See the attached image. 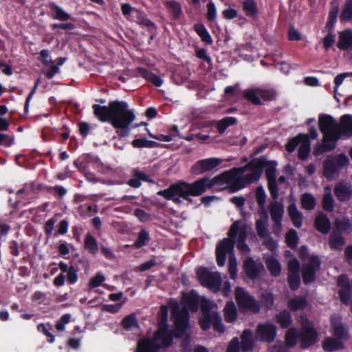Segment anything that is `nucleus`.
Returning <instances> with one entry per match:
<instances>
[{
  "mask_svg": "<svg viewBox=\"0 0 352 352\" xmlns=\"http://www.w3.org/2000/svg\"><path fill=\"white\" fill-rule=\"evenodd\" d=\"M224 172L210 179L208 177H203L190 184L186 182L179 181L171 184L168 188L160 190L157 195L163 197L166 200H171L176 204L182 203L181 198L189 203L192 202L190 198L203 195L207 189H210L216 184H228L230 191L235 192L252 184L246 179V175L243 177H232L230 179L224 177Z\"/></svg>",
  "mask_w": 352,
  "mask_h": 352,
  "instance_id": "obj_1",
  "label": "nucleus"
},
{
  "mask_svg": "<svg viewBox=\"0 0 352 352\" xmlns=\"http://www.w3.org/2000/svg\"><path fill=\"white\" fill-rule=\"evenodd\" d=\"M92 108L95 116L100 122H109L116 129L118 138L113 137L114 147L123 150L126 145L123 138L130 135V126L135 120L133 110L129 109L126 102L119 100L111 101L107 106L95 104Z\"/></svg>",
  "mask_w": 352,
  "mask_h": 352,
  "instance_id": "obj_2",
  "label": "nucleus"
},
{
  "mask_svg": "<svg viewBox=\"0 0 352 352\" xmlns=\"http://www.w3.org/2000/svg\"><path fill=\"white\" fill-rule=\"evenodd\" d=\"M318 333L314 326L303 325L298 331L296 327L289 328L285 333V341L287 346L294 347L297 343L302 349L314 346L318 341Z\"/></svg>",
  "mask_w": 352,
  "mask_h": 352,
  "instance_id": "obj_3",
  "label": "nucleus"
},
{
  "mask_svg": "<svg viewBox=\"0 0 352 352\" xmlns=\"http://www.w3.org/2000/svg\"><path fill=\"white\" fill-rule=\"evenodd\" d=\"M171 309V316L174 320V337L180 338L184 336L189 323V312L186 307L180 308L178 302L174 298H170L168 302Z\"/></svg>",
  "mask_w": 352,
  "mask_h": 352,
  "instance_id": "obj_4",
  "label": "nucleus"
},
{
  "mask_svg": "<svg viewBox=\"0 0 352 352\" xmlns=\"http://www.w3.org/2000/svg\"><path fill=\"white\" fill-rule=\"evenodd\" d=\"M196 274L202 286L215 292L220 290L222 279L219 272H211L207 267H201L197 269Z\"/></svg>",
  "mask_w": 352,
  "mask_h": 352,
  "instance_id": "obj_5",
  "label": "nucleus"
},
{
  "mask_svg": "<svg viewBox=\"0 0 352 352\" xmlns=\"http://www.w3.org/2000/svg\"><path fill=\"white\" fill-rule=\"evenodd\" d=\"M235 300L241 311H249L256 314L260 311L259 302L242 287L236 288Z\"/></svg>",
  "mask_w": 352,
  "mask_h": 352,
  "instance_id": "obj_6",
  "label": "nucleus"
},
{
  "mask_svg": "<svg viewBox=\"0 0 352 352\" xmlns=\"http://www.w3.org/2000/svg\"><path fill=\"white\" fill-rule=\"evenodd\" d=\"M349 159L345 154H340L335 157H328L323 164V175L327 178H331L340 170L347 166Z\"/></svg>",
  "mask_w": 352,
  "mask_h": 352,
  "instance_id": "obj_7",
  "label": "nucleus"
},
{
  "mask_svg": "<svg viewBox=\"0 0 352 352\" xmlns=\"http://www.w3.org/2000/svg\"><path fill=\"white\" fill-rule=\"evenodd\" d=\"M228 234L230 238H234L235 240L238 236L237 248L239 250L243 252L250 251L249 246L245 243L248 232L245 224L241 226L239 221L234 222L230 228Z\"/></svg>",
  "mask_w": 352,
  "mask_h": 352,
  "instance_id": "obj_8",
  "label": "nucleus"
},
{
  "mask_svg": "<svg viewBox=\"0 0 352 352\" xmlns=\"http://www.w3.org/2000/svg\"><path fill=\"white\" fill-rule=\"evenodd\" d=\"M320 268V261L318 256H311L309 261L302 268V277L304 284L309 285L316 280V273Z\"/></svg>",
  "mask_w": 352,
  "mask_h": 352,
  "instance_id": "obj_9",
  "label": "nucleus"
},
{
  "mask_svg": "<svg viewBox=\"0 0 352 352\" xmlns=\"http://www.w3.org/2000/svg\"><path fill=\"white\" fill-rule=\"evenodd\" d=\"M337 121L329 114L321 113L318 117V126L323 137L334 140L336 132Z\"/></svg>",
  "mask_w": 352,
  "mask_h": 352,
  "instance_id": "obj_10",
  "label": "nucleus"
},
{
  "mask_svg": "<svg viewBox=\"0 0 352 352\" xmlns=\"http://www.w3.org/2000/svg\"><path fill=\"white\" fill-rule=\"evenodd\" d=\"M352 138V115L344 114L337 122L334 141L337 143L341 138Z\"/></svg>",
  "mask_w": 352,
  "mask_h": 352,
  "instance_id": "obj_11",
  "label": "nucleus"
},
{
  "mask_svg": "<svg viewBox=\"0 0 352 352\" xmlns=\"http://www.w3.org/2000/svg\"><path fill=\"white\" fill-rule=\"evenodd\" d=\"M265 156L254 158L248 162L250 173L246 174V179L252 183H256L261 178L265 168Z\"/></svg>",
  "mask_w": 352,
  "mask_h": 352,
  "instance_id": "obj_12",
  "label": "nucleus"
},
{
  "mask_svg": "<svg viewBox=\"0 0 352 352\" xmlns=\"http://www.w3.org/2000/svg\"><path fill=\"white\" fill-rule=\"evenodd\" d=\"M338 286L339 298L344 304H348L351 298L352 285L350 283L348 276L345 274L340 275L338 278Z\"/></svg>",
  "mask_w": 352,
  "mask_h": 352,
  "instance_id": "obj_13",
  "label": "nucleus"
},
{
  "mask_svg": "<svg viewBox=\"0 0 352 352\" xmlns=\"http://www.w3.org/2000/svg\"><path fill=\"white\" fill-rule=\"evenodd\" d=\"M243 268L247 276L252 280L256 279L260 274L265 270L264 265L261 262H256L250 256L245 258Z\"/></svg>",
  "mask_w": 352,
  "mask_h": 352,
  "instance_id": "obj_14",
  "label": "nucleus"
},
{
  "mask_svg": "<svg viewBox=\"0 0 352 352\" xmlns=\"http://www.w3.org/2000/svg\"><path fill=\"white\" fill-rule=\"evenodd\" d=\"M259 340L263 342H272L276 336V327L272 323L259 324L256 330Z\"/></svg>",
  "mask_w": 352,
  "mask_h": 352,
  "instance_id": "obj_15",
  "label": "nucleus"
},
{
  "mask_svg": "<svg viewBox=\"0 0 352 352\" xmlns=\"http://www.w3.org/2000/svg\"><path fill=\"white\" fill-rule=\"evenodd\" d=\"M220 164V160L214 158H208L197 162L191 168L193 175H200L212 170Z\"/></svg>",
  "mask_w": 352,
  "mask_h": 352,
  "instance_id": "obj_16",
  "label": "nucleus"
},
{
  "mask_svg": "<svg viewBox=\"0 0 352 352\" xmlns=\"http://www.w3.org/2000/svg\"><path fill=\"white\" fill-rule=\"evenodd\" d=\"M336 46L342 51L352 50V30L346 29L338 32Z\"/></svg>",
  "mask_w": 352,
  "mask_h": 352,
  "instance_id": "obj_17",
  "label": "nucleus"
},
{
  "mask_svg": "<svg viewBox=\"0 0 352 352\" xmlns=\"http://www.w3.org/2000/svg\"><path fill=\"white\" fill-rule=\"evenodd\" d=\"M182 302L187 305L191 311H196L199 306V296L194 289L190 290L188 293L183 292Z\"/></svg>",
  "mask_w": 352,
  "mask_h": 352,
  "instance_id": "obj_18",
  "label": "nucleus"
},
{
  "mask_svg": "<svg viewBox=\"0 0 352 352\" xmlns=\"http://www.w3.org/2000/svg\"><path fill=\"white\" fill-rule=\"evenodd\" d=\"M337 146L334 140H330L327 136L322 137V143H318L314 148L313 154L318 157L324 153L330 152Z\"/></svg>",
  "mask_w": 352,
  "mask_h": 352,
  "instance_id": "obj_19",
  "label": "nucleus"
},
{
  "mask_svg": "<svg viewBox=\"0 0 352 352\" xmlns=\"http://www.w3.org/2000/svg\"><path fill=\"white\" fill-rule=\"evenodd\" d=\"M314 227L320 233L327 234L331 228V221L327 214L320 212L314 219Z\"/></svg>",
  "mask_w": 352,
  "mask_h": 352,
  "instance_id": "obj_20",
  "label": "nucleus"
},
{
  "mask_svg": "<svg viewBox=\"0 0 352 352\" xmlns=\"http://www.w3.org/2000/svg\"><path fill=\"white\" fill-rule=\"evenodd\" d=\"M334 195L341 202H346L352 197V189L347 184L344 183H338L336 184L334 189Z\"/></svg>",
  "mask_w": 352,
  "mask_h": 352,
  "instance_id": "obj_21",
  "label": "nucleus"
},
{
  "mask_svg": "<svg viewBox=\"0 0 352 352\" xmlns=\"http://www.w3.org/2000/svg\"><path fill=\"white\" fill-rule=\"evenodd\" d=\"M136 73L138 76L144 78L146 81L151 82L155 87H160L163 83V80L160 76L144 67H138L136 69Z\"/></svg>",
  "mask_w": 352,
  "mask_h": 352,
  "instance_id": "obj_22",
  "label": "nucleus"
},
{
  "mask_svg": "<svg viewBox=\"0 0 352 352\" xmlns=\"http://www.w3.org/2000/svg\"><path fill=\"white\" fill-rule=\"evenodd\" d=\"M333 231L341 234H350L352 232V224L349 218L344 217L342 219H336L334 221Z\"/></svg>",
  "mask_w": 352,
  "mask_h": 352,
  "instance_id": "obj_23",
  "label": "nucleus"
},
{
  "mask_svg": "<svg viewBox=\"0 0 352 352\" xmlns=\"http://www.w3.org/2000/svg\"><path fill=\"white\" fill-rule=\"evenodd\" d=\"M48 7L52 12V17L55 20L66 21L72 19L71 16L54 2H50Z\"/></svg>",
  "mask_w": 352,
  "mask_h": 352,
  "instance_id": "obj_24",
  "label": "nucleus"
},
{
  "mask_svg": "<svg viewBox=\"0 0 352 352\" xmlns=\"http://www.w3.org/2000/svg\"><path fill=\"white\" fill-rule=\"evenodd\" d=\"M132 176L133 177L127 182V184L135 188H138L141 186V181L147 182H151L148 176L138 168H134L133 170Z\"/></svg>",
  "mask_w": 352,
  "mask_h": 352,
  "instance_id": "obj_25",
  "label": "nucleus"
},
{
  "mask_svg": "<svg viewBox=\"0 0 352 352\" xmlns=\"http://www.w3.org/2000/svg\"><path fill=\"white\" fill-rule=\"evenodd\" d=\"M328 242L331 250L340 251L342 246L345 245L346 240L343 234L332 230Z\"/></svg>",
  "mask_w": 352,
  "mask_h": 352,
  "instance_id": "obj_26",
  "label": "nucleus"
},
{
  "mask_svg": "<svg viewBox=\"0 0 352 352\" xmlns=\"http://www.w3.org/2000/svg\"><path fill=\"white\" fill-rule=\"evenodd\" d=\"M308 302L305 296H298L289 299L287 302V307L292 311L303 310L307 308Z\"/></svg>",
  "mask_w": 352,
  "mask_h": 352,
  "instance_id": "obj_27",
  "label": "nucleus"
},
{
  "mask_svg": "<svg viewBox=\"0 0 352 352\" xmlns=\"http://www.w3.org/2000/svg\"><path fill=\"white\" fill-rule=\"evenodd\" d=\"M287 211L294 226L297 228H300L302 224L303 216L302 212L298 210L296 204L294 203L289 204Z\"/></svg>",
  "mask_w": 352,
  "mask_h": 352,
  "instance_id": "obj_28",
  "label": "nucleus"
},
{
  "mask_svg": "<svg viewBox=\"0 0 352 352\" xmlns=\"http://www.w3.org/2000/svg\"><path fill=\"white\" fill-rule=\"evenodd\" d=\"M241 342L240 343L243 351L252 350L254 346L253 333L251 329H245L241 336Z\"/></svg>",
  "mask_w": 352,
  "mask_h": 352,
  "instance_id": "obj_29",
  "label": "nucleus"
},
{
  "mask_svg": "<svg viewBox=\"0 0 352 352\" xmlns=\"http://www.w3.org/2000/svg\"><path fill=\"white\" fill-rule=\"evenodd\" d=\"M343 348V343L338 338L327 337L322 342V349L327 352H333Z\"/></svg>",
  "mask_w": 352,
  "mask_h": 352,
  "instance_id": "obj_30",
  "label": "nucleus"
},
{
  "mask_svg": "<svg viewBox=\"0 0 352 352\" xmlns=\"http://www.w3.org/2000/svg\"><path fill=\"white\" fill-rule=\"evenodd\" d=\"M270 211L273 221L275 223L280 224L284 212L283 205L277 201H274L270 204Z\"/></svg>",
  "mask_w": 352,
  "mask_h": 352,
  "instance_id": "obj_31",
  "label": "nucleus"
},
{
  "mask_svg": "<svg viewBox=\"0 0 352 352\" xmlns=\"http://www.w3.org/2000/svg\"><path fill=\"white\" fill-rule=\"evenodd\" d=\"M276 320L282 329L288 328L293 323L292 316L287 309H283L276 314Z\"/></svg>",
  "mask_w": 352,
  "mask_h": 352,
  "instance_id": "obj_32",
  "label": "nucleus"
},
{
  "mask_svg": "<svg viewBox=\"0 0 352 352\" xmlns=\"http://www.w3.org/2000/svg\"><path fill=\"white\" fill-rule=\"evenodd\" d=\"M265 264L270 274L274 277H278L281 273V265L278 260L273 256H269Z\"/></svg>",
  "mask_w": 352,
  "mask_h": 352,
  "instance_id": "obj_33",
  "label": "nucleus"
},
{
  "mask_svg": "<svg viewBox=\"0 0 352 352\" xmlns=\"http://www.w3.org/2000/svg\"><path fill=\"white\" fill-rule=\"evenodd\" d=\"M224 320L228 323H232L236 320L237 318V309L232 301L226 303L224 309Z\"/></svg>",
  "mask_w": 352,
  "mask_h": 352,
  "instance_id": "obj_34",
  "label": "nucleus"
},
{
  "mask_svg": "<svg viewBox=\"0 0 352 352\" xmlns=\"http://www.w3.org/2000/svg\"><path fill=\"white\" fill-rule=\"evenodd\" d=\"M322 208L327 212H331L334 210V199L329 187L325 188L322 199Z\"/></svg>",
  "mask_w": 352,
  "mask_h": 352,
  "instance_id": "obj_35",
  "label": "nucleus"
},
{
  "mask_svg": "<svg viewBox=\"0 0 352 352\" xmlns=\"http://www.w3.org/2000/svg\"><path fill=\"white\" fill-rule=\"evenodd\" d=\"M311 152V140L309 134L307 135L302 143L300 144L298 151V157L300 160H305L308 158Z\"/></svg>",
  "mask_w": 352,
  "mask_h": 352,
  "instance_id": "obj_36",
  "label": "nucleus"
},
{
  "mask_svg": "<svg viewBox=\"0 0 352 352\" xmlns=\"http://www.w3.org/2000/svg\"><path fill=\"white\" fill-rule=\"evenodd\" d=\"M241 5L248 16L255 18L258 16V10L257 3L254 0H243Z\"/></svg>",
  "mask_w": 352,
  "mask_h": 352,
  "instance_id": "obj_37",
  "label": "nucleus"
},
{
  "mask_svg": "<svg viewBox=\"0 0 352 352\" xmlns=\"http://www.w3.org/2000/svg\"><path fill=\"white\" fill-rule=\"evenodd\" d=\"M332 329L333 336L339 340H346L348 338V330L341 322H332Z\"/></svg>",
  "mask_w": 352,
  "mask_h": 352,
  "instance_id": "obj_38",
  "label": "nucleus"
},
{
  "mask_svg": "<svg viewBox=\"0 0 352 352\" xmlns=\"http://www.w3.org/2000/svg\"><path fill=\"white\" fill-rule=\"evenodd\" d=\"M300 204L303 209L312 210L316 206V199L312 194L305 192L300 197Z\"/></svg>",
  "mask_w": 352,
  "mask_h": 352,
  "instance_id": "obj_39",
  "label": "nucleus"
},
{
  "mask_svg": "<svg viewBox=\"0 0 352 352\" xmlns=\"http://www.w3.org/2000/svg\"><path fill=\"white\" fill-rule=\"evenodd\" d=\"M165 4L174 20H177L181 17L182 14V10L179 2L175 0H169L166 1Z\"/></svg>",
  "mask_w": 352,
  "mask_h": 352,
  "instance_id": "obj_40",
  "label": "nucleus"
},
{
  "mask_svg": "<svg viewBox=\"0 0 352 352\" xmlns=\"http://www.w3.org/2000/svg\"><path fill=\"white\" fill-rule=\"evenodd\" d=\"M237 122L238 120L234 117H225L217 122L216 127L218 132L223 134L229 126H234Z\"/></svg>",
  "mask_w": 352,
  "mask_h": 352,
  "instance_id": "obj_41",
  "label": "nucleus"
},
{
  "mask_svg": "<svg viewBox=\"0 0 352 352\" xmlns=\"http://www.w3.org/2000/svg\"><path fill=\"white\" fill-rule=\"evenodd\" d=\"M194 30L206 44L211 45L212 43L213 40L204 25L201 23L196 24L194 25Z\"/></svg>",
  "mask_w": 352,
  "mask_h": 352,
  "instance_id": "obj_42",
  "label": "nucleus"
},
{
  "mask_svg": "<svg viewBox=\"0 0 352 352\" xmlns=\"http://www.w3.org/2000/svg\"><path fill=\"white\" fill-rule=\"evenodd\" d=\"M307 135L306 133H300L296 136L289 139L285 144L286 151L290 153H293L296 147L302 143Z\"/></svg>",
  "mask_w": 352,
  "mask_h": 352,
  "instance_id": "obj_43",
  "label": "nucleus"
},
{
  "mask_svg": "<svg viewBox=\"0 0 352 352\" xmlns=\"http://www.w3.org/2000/svg\"><path fill=\"white\" fill-rule=\"evenodd\" d=\"M140 352H155L160 346L154 340L146 339L139 342L138 344Z\"/></svg>",
  "mask_w": 352,
  "mask_h": 352,
  "instance_id": "obj_44",
  "label": "nucleus"
},
{
  "mask_svg": "<svg viewBox=\"0 0 352 352\" xmlns=\"http://www.w3.org/2000/svg\"><path fill=\"white\" fill-rule=\"evenodd\" d=\"M131 145L133 148H156L159 146L160 144L157 142L148 140L144 138H136L132 141Z\"/></svg>",
  "mask_w": 352,
  "mask_h": 352,
  "instance_id": "obj_45",
  "label": "nucleus"
},
{
  "mask_svg": "<svg viewBox=\"0 0 352 352\" xmlns=\"http://www.w3.org/2000/svg\"><path fill=\"white\" fill-rule=\"evenodd\" d=\"M265 176L267 180L276 179L277 162L274 160L268 161L265 156Z\"/></svg>",
  "mask_w": 352,
  "mask_h": 352,
  "instance_id": "obj_46",
  "label": "nucleus"
},
{
  "mask_svg": "<svg viewBox=\"0 0 352 352\" xmlns=\"http://www.w3.org/2000/svg\"><path fill=\"white\" fill-rule=\"evenodd\" d=\"M217 312L202 314V316L199 320V324L201 328L204 331H208V329H210L211 325L213 321L214 320V316L215 315H217Z\"/></svg>",
  "mask_w": 352,
  "mask_h": 352,
  "instance_id": "obj_47",
  "label": "nucleus"
},
{
  "mask_svg": "<svg viewBox=\"0 0 352 352\" xmlns=\"http://www.w3.org/2000/svg\"><path fill=\"white\" fill-rule=\"evenodd\" d=\"M298 235L294 229H290L285 234V242L291 249H296L298 244Z\"/></svg>",
  "mask_w": 352,
  "mask_h": 352,
  "instance_id": "obj_48",
  "label": "nucleus"
},
{
  "mask_svg": "<svg viewBox=\"0 0 352 352\" xmlns=\"http://www.w3.org/2000/svg\"><path fill=\"white\" fill-rule=\"evenodd\" d=\"M85 248L92 254H96L98 251L97 241L90 233H87L86 235L85 239Z\"/></svg>",
  "mask_w": 352,
  "mask_h": 352,
  "instance_id": "obj_49",
  "label": "nucleus"
},
{
  "mask_svg": "<svg viewBox=\"0 0 352 352\" xmlns=\"http://www.w3.org/2000/svg\"><path fill=\"white\" fill-rule=\"evenodd\" d=\"M340 19L342 22H348L352 20V0L345 1Z\"/></svg>",
  "mask_w": 352,
  "mask_h": 352,
  "instance_id": "obj_50",
  "label": "nucleus"
},
{
  "mask_svg": "<svg viewBox=\"0 0 352 352\" xmlns=\"http://www.w3.org/2000/svg\"><path fill=\"white\" fill-rule=\"evenodd\" d=\"M235 244L234 238H224L217 246V250L224 251L226 253H230L233 251Z\"/></svg>",
  "mask_w": 352,
  "mask_h": 352,
  "instance_id": "obj_51",
  "label": "nucleus"
},
{
  "mask_svg": "<svg viewBox=\"0 0 352 352\" xmlns=\"http://www.w3.org/2000/svg\"><path fill=\"white\" fill-rule=\"evenodd\" d=\"M78 211L81 217H89L98 212V208L96 204H85L79 206Z\"/></svg>",
  "mask_w": 352,
  "mask_h": 352,
  "instance_id": "obj_52",
  "label": "nucleus"
},
{
  "mask_svg": "<svg viewBox=\"0 0 352 352\" xmlns=\"http://www.w3.org/2000/svg\"><path fill=\"white\" fill-rule=\"evenodd\" d=\"M339 12V8L338 5H336L331 8L329 12L328 16V21L326 23L325 28L329 30V31H331L333 28L336 21H337V17L338 14Z\"/></svg>",
  "mask_w": 352,
  "mask_h": 352,
  "instance_id": "obj_53",
  "label": "nucleus"
},
{
  "mask_svg": "<svg viewBox=\"0 0 352 352\" xmlns=\"http://www.w3.org/2000/svg\"><path fill=\"white\" fill-rule=\"evenodd\" d=\"M122 326L124 329L129 330L133 327H138V322L135 314L125 316L122 320Z\"/></svg>",
  "mask_w": 352,
  "mask_h": 352,
  "instance_id": "obj_54",
  "label": "nucleus"
},
{
  "mask_svg": "<svg viewBox=\"0 0 352 352\" xmlns=\"http://www.w3.org/2000/svg\"><path fill=\"white\" fill-rule=\"evenodd\" d=\"M243 96L250 102H251L253 104L260 105L261 104V101L258 94V89H248L245 90L243 93Z\"/></svg>",
  "mask_w": 352,
  "mask_h": 352,
  "instance_id": "obj_55",
  "label": "nucleus"
},
{
  "mask_svg": "<svg viewBox=\"0 0 352 352\" xmlns=\"http://www.w3.org/2000/svg\"><path fill=\"white\" fill-rule=\"evenodd\" d=\"M149 239L148 232L142 229L138 235V238L134 242V247L135 248H141L144 246Z\"/></svg>",
  "mask_w": 352,
  "mask_h": 352,
  "instance_id": "obj_56",
  "label": "nucleus"
},
{
  "mask_svg": "<svg viewBox=\"0 0 352 352\" xmlns=\"http://www.w3.org/2000/svg\"><path fill=\"white\" fill-rule=\"evenodd\" d=\"M248 170H249V166H248V163H247L243 166H241V167H238V168L234 167L230 170L224 171L223 177H226V178L228 177V179H230L231 174L232 175V177H236V176L243 177L242 175Z\"/></svg>",
  "mask_w": 352,
  "mask_h": 352,
  "instance_id": "obj_57",
  "label": "nucleus"
},
{
  "mask_svg": "<svg viewBox=\"0 0 352 352\" xmlns=\"http://www.w3.org/2000/svg\"><path fill=\"white\" fill-rule=\"evenodd\" d=\"M288 284L292 291H296L300 285V277L299 273L288 274Z\"/></svg>",
  "mask_w": 352,
  "mask_h": 352,
  "instance_id": "obj_58",
  "label": "nucleus"
},
{
  "mask_svg": "<svg viewBox=\"0 0 352 352\" xmlns=\"http://www.w3.org/2000/svg\"><path fill=\"white\" fill-rule=\"evenodd\" d=\"M228 272L231 279L234 280L237 276V262L233 254L229 256Z\"/></svg>",
  "mask_w": 352,
  "mask_h": 352,
  "instance_id": "obj_59",
  "label": "nucleus"
},
{
  "mask_svg": "<svg viewBox=\"0 0 352 352\" xmlns=\"http://www.w3.org/2000/svg\"><path fill=\"white\" fill-rule=\"evenodd\" d=\"M256 199L258 206L263 208L266 201V194L262 186H258L256 189Z\"/></svg>",
  "mask_w": 352,
  "mask_h": 352,
  "instance_id": "obj_60",
  "label": "nucleus"
},
{
  "mask_svg": "<svg viewBox=\"0 0 352 352\" xmlns=\"http://www.w3.org/2000/svg\"><path fill=\"white\" fill-rule=\"evenodd\" d=\"M48 326L50 327L49 329L47 328V326L44 323H41L37 326V330L47 336V341L50 343H53L55 340V338L54 336L52 335L50 331V330H52V327L50 324H48Z\"/></svg>",
  "mask_w": 352,
  "mask_h": 352,
  "instance_id": "obj_61",
  "label": "nucleus"
},
{
  "mask_svg": "<svg viewBox=\"0 0 352 352\" xmlns=\"http://www.w3.org/2000/svg\"><path fill=\"white\" fill-rule=\"evenodd\" d=\"M104 280V276L98 272L89 280L88 286L90 289H94L100 286Z\"/></svg>",
  "mask_w": 352,
  "mask_h": 352,
  "instance_id": "obj_62",
  "label": "nucleus"
},
{
  "mask_svg": "<svg viewBox=\"0 0 352 352\" xmlns=\"http://www.w3.org/2000/svg\"><path fill=\"white\" fill-rule=\"evenodd\" d=\"M78 268L77 266L72 265L69 267V270L67 271V281L69 284H74L78 280Z\"/></svg>",
  "mask_w": 352,
  "mask_h": 352,
  "instance_id": "obj_63",
  "label": "nucleus"
},
{
  "mask_svg": "<svg viewBox=\"0 0 352 352\" xmlns=\"http://www.w3.org/2000/svg\"><path fill=\"white\" fill-rule=\"evenodd\" d=\"M256 230L257 232L258 235L261 237L264 238L267 236V230L266 228V223L265 221L262 219H258L256 221Z\"/></svg>",
  "mask_w": 352,
  "mask_h": 352,
  "instance_id": "obj_64",
  "label": "nucleus"
}]
</instances>
